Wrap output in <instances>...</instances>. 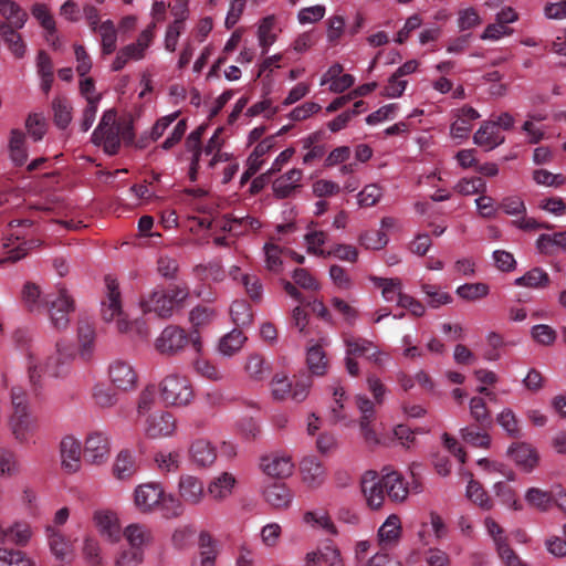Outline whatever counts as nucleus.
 <instances>
[{
  "label": "nucleus",
  "mask_w": 566,
  "mask_h": 566,
  "mask_svg": "<svg viewBox=\"0 0 566 566\" xmlns=\"http://www.w3.org/2000/svg\"><path fill=\"white\" fill-rule=\"evenodd\" d=\"M453 122L450 126V135L453 139H465L472 130V123L480 118V113L471 106H462L452 111Z\"/></svg>",
  "instance_id": "obj_24"
},
{
  "label": "nucleus",
  "mask_w": 566,
  "mask_h": 566,
  "mask_svg": "<svg viewBox=\"0 0 566 566\" xmlns=\"http://www.w3.org/2000/svg\"><path fill=\"white\" fill-rule=\"evenodd\" d=\"M45 536L52 555L61 562H70L74 556V544L61 530L55 526L45 527Z\"/></svg>",
  "instance_id": "obj_20"
},
{
  "label": "nucleus",
  "mask_w": 566,
  "mask_h": 566,
  "mask_svg": "<svg viewBox=\"0 0 566 566\" xmlns=\"http://www.w3.org/2000/svg\"><path fill=\"white\" fill-rule=\"evenodd\" d=\"M9 157L13 165L22 166L28 159V149L25 145V136L18 129L11 130L9 139Z\"/></svg>",
  "instance_id": "obj_43"
},
{
  "label": "nucleus",
  "mask_w": 566,
  "mask_h": 566,
  "mask_svg": "<svg viewBox=\"0 0 566 566\" xmlns=\"http://www.w3.org/2000/svg\"><path fill=\"white\" fill-rule=\"evenodd\" d=\"M134 504L144 514L160 512L166 518L178 517L184 512V504L157 482L139 484L134 490Z\"/></svg>",
  "instance_id": "obj_2"
},
{
  "label": "nucleus",
  "mask_w": 566,
  "mask_h": 566,
  "mask_svg": "<svg viewBox=\"0 0 566 566\" xmlns=\"http://www.w3.org/2000/svg\"><path fill=\"white\" fill-rule=\"evenodd\" d=\"M322 344H314L308 346L306 353V363L311 373L315 376H323L328 366V360L326 358L325 352L322 348V345H328L327 338H321Z\"/></svg>",
  "instance_id": "obj_35"
},
{
  "label": "nucleus",
  "mask_w": 566,
  "mask_h": 566,
  "mask_svg": "<svg viewBox=\"0 0 566 566\" xmlns=\"http://www.w3.org/2000/svg\"><path fill=\"white\" fill-rule=\"evenodd\" d=\"M455 293L464 301L474 302L486 297L490 293V287L482 282L464 283L457 287Z\"/></svg>",
  "instance_id": "obj_50"
},
{
  "label": "nucleus",
  "mask_w": 566,
  "mask_h": 566,
  "mask_svg": "<svg viewBox=\"0 0 566 566\" xmlns=\"http://www.w3.org/2000/svg\"><path fill=\"white\" fill-rule=\"evenodd\" d=\"M96 333L93 323L80 321L77 325L78 354L82 359L90 360L95 350Z\"/></svg>",
  "instance_id": "obj_33"
},
{
  "label": "nucleus",
  "mask_w": 566,
  "mask_h": 566,
  "mask_svg": "<svg viewBox=\"0 0 566 566\" xmlns=\"http://www.w3.org/2000/svg\"><path fill=\"white\" fill-rule=\"evenodd\" d=\"M189 455L197 467L206 468L214 463L217 450L210 441L197 439L190 446Z\"/></svg>",
  "instance_id": "obj_34"
},
{
  "label": "nucleus",
  "mask_w": 566,
  "mask_h": 566,
  "mask_svg": "<svg viewBox=\"0 0 566 566\" xmlns=\"http://www.w3.org/2000/svg\"><path fill=\"white\" fill-rule=\"evenodd\" d=\"M423 294L426 295L427 304L430 307L438 308L441 305L451 303L452 297L449 293L442 291L439 286L431 284H423L421 286Z\"/></svg>",
  "instance_id": "obj_58"
},
{
  "label": "nucleus",
  "mask_w": 566,
  "mask_h": 566,
  "mask_svg": "<svg viewBox=\"0 0 566 566\" xmlns=\"http://www.w3.org/2000/svg\"><path fill=\"white\" fill-rule=\"evenodd\" d=\"M177 497L181 504L199 505L206 496L205 484L201 479L191 474H182L178 481Z\"/></svg>",
  "instance_id": "obj_17"
},
{
  "label": "nucleus",
  "mask_w": 566,
  "mask_h": 566,
  "mask_svg": "<svg viewBox=\"0 0 566 566\" xmlns=\"http://www.w3.org/2000/svg\"><path fill=\"white\" fill-rule=\"evenodd\" d=\"M22 301L30 312H39L43 308L41 291L38 285L27 283L22 290Z\"/></svg>",
  "instance_id": "obj_59"
},
{
  "label": "nucleus",
  "mask_w": 566,
  "mask_h": 566,
  "mask_svg": "<svg viewBox=\"0 0 566 566\" xmlns=\"http://www.w3.org/2000/svg\"><path fill=\"white\" fill-rule=\"evenodd\" d=\"M397 220L392 217H384L380 220L378 230H368L359 235V243L367 250L378 251L384 249L388 242V233L396 229Z\"/></svg>",
  "instance_id": "obj_18"
},
{
  "label": "nucleus",
  "mask_w": 566,
  "mask_h": 566,
  "mask_svg": "<svg viewBox=\"0 0 566 566\" xmlns=\"http://www.w3.org/2000/svg\"><path fill=\"white\" fill-rule=\"evenodd\" d=\"M360 488L368 506L379 509L385 501V486L376 471H367L360 480Z\"/></svg>",
  "instance_id": "obj_22"
},
{
  "label": "nucleus",
  "mask_w": 566,
  "mask_h": 566,
  "mask_svg": "<svg viewBox=\"0 0 566 566\" xmlns=\"http://www.w3.org/2000/svg\"><path fill=\"white\" fill-rule=\"evenodd\" d=\"M93 400L101 408H111L117 403V395L109 387L97 384L93 388Z\"/></svg>",
  "instance_id": "obj_63"
},
{
  "label": "nucleus",
  "mask_w": 566,
  "mask_h": 566,
  "mask_svg": "<svg viewBox=\"0 0 566 566\" xmlns=\"http://www.w3.org/2000/svg\"><path fill=\"white\" fill-rule=\"evenodd\" d=\"M381 481L388 497L396 503L403 502L409 494V489L403 476L390 467L381 470Z\"/></svg>",
  "instance_id": "obj_26"
},
{
  "label": "nucleus",
  "mask_w": 566,
  "mask_h": 566,
  "mask_svg": "<svg viewBox=\"0 0 566 566\" xmlns=\"http://www.w3.org/2000/svg\"><path fill=\"white\" fill-rule=\"evenodd\" d=\"M122 537L127 547L117 552L114 566H139L145 560L146 551L154 544L155 534L150 526L135 522L123 528Z\"/></svg>",
  "instance_id": "obj_3"
},
{
  "label": "nucleus",
  "mask_w": 566,
  "mask_h": 566,
  "mask_svg": "<svg viewBox=\"0 0 566 566\" xmlns=\"http://www.w3.org/2000/svg\"><path fill=\"white\" fill-rule=\"evenodd\" d=\"M104 281L105 300L102 302V317L105 322H115L118 332H128L130 329V325L122 311L118 282L113 275H106Z\"/></svg>",
  "instance_id": "obj_6"
},
{
  "label": "nucleus",
  "mask_w": 566,
  "mask_h": 566,
  "mask_svg": "<svg viewBox=\"0 0 566 566\" xmlns=\"http://www.w3.org/2000/svg\"><path fill=\"white\" fill-rule=\"evenodd\" d=\"M140 307L144 313H155L159 317H170L175 311L167 291L155 290L147 297L140 301Z\"/></svg>",
  "instance_id": "obj_28"
},
{
  "label": "nucleus",
  "mask_w": 566,
  "mask_h": 566,
  "mask_svg": "<svg viewBox=\"0 0 566 566\" xmlns=\"http://www.w3.org/2000/svg\"><path fill=\"white\" fill-rule=\"evenodd\" d=\"M507 454L523 472H532L539 462V454L535 447L527 442L513 443L507 449Z\"/></svg>",
  "instance_id": "obj_25"
},
{
  "label": "nucleus",
  "mask_w": 566,
  "mask_h": 566,
  "mask_svg": "<svg viewBox=\"0 0 566 566\" xmlns=\"http://www.w3.org/2000/svg\"><path fill=\"white\" fill-rule=\"evenodd\" d=\"M302 482L312 490L321 488L326 481V468L314 457L304 458L300 465Z\"/></svg>",
  "instance_id": "obj_27"
},
{
  "label": "nucleus",
  "mask_w": 566,
  "mask_h": 566,
  "mask_svg": "<svg viewBox=\"0 0 566 566\" xmlns=\"http://www.w3.org/2000/svg\"><path fill=\"white\" fill-rule=\"evenodd\" d=\"M176 430V420L168 411H156L144 420V432L149 438L169 437Z\"/></svg>",
  "instance_id": "obj_19"
},
{
  "label": "nucleus",
  "mask_w": 566,
  "mask_h": 566,
  "mask_svg": "<svg viewBox=\"0 0 566 566\" xmlns=\"http://www.w3.org/2000/svg\"><path fill=\"white\" fill-rule=\"evenodd\" d=\"M230 314L237 326H247L252 322V310L245 301H234L230 307Z\"/></svg>",
  "instance_id": "obj_60"
},
{
  "label": "nucleus",
  "mask_w": 566,
  "mask_h": 566,
  "mask_svg": "<svg viewBox=\"0 0 566 566\" xmlns=\"http://www.w3.org/2000/svg\"><path fill=\"white\" fill-rule=\"evenodd\" d=\"M343 339L348 356H365L379 366L384 364V357H387L371 340L355 337L350 334H345Z\"/></svg>",
  "instance_id": "obj_15"
},
{
  "label": "nucleus",
  "mask_w": 566,
  "mask_h": 566,
  "mask_svg": "<svg viewBox=\"0 0 566 566\" xmlns=\"http://www.w3.org/2000/svg\"><path fill=\"white\" fill-rule=\"evenodd\" d=\"M549 282L548 274L541 268H533L514 281L517 286L531 289H545L549 285Z\"/></svg>",
  "instance_id": "obj_45"
},
{
  "label": "nucleus",
  "mask_w": 566,
  "mask_h": 566,
  "mask_svg": "<svg viewBox=\"0 0 566 566\" xmlns=\"http://www.w3.org/2000/svg\"><path fill=\"white\" fill-rule=\"evenodd\" d=\"M369 281L381 290V295L386 302H397L402 292V282L398 277H379L370 275Z\"/></svg>",
  "instance_id": "obj_42"
},
{
  "label": "nucleus",
  "mask_w": 566,
  "mask_h": 566,
  "mask_svg": "<svg viewBox=\"0 0 566 566\" xmlns=\"http://www.w3.org/2000/svg\"><path fill=\"white\" fill-rule=\"evenodd\" d=\"M217 313L210 306L199 305L191 310L189 321L195 328H200L209 325L216 318Z\"/></svg>",
  "instance_id": "obj_62"
},
{
  "label": "nucleus",
  "mask_w": 566,
  "mask_h": 566,
  "mask_svg": "<svg viewBox=\"0 0 566 566\" xmlns=\"http://www.w3.org/2000/svg\"><path fill=\"white\" fill-rule=\"evenodd\" d=\"M82 443L74 436H64L59 444L61 467L69 474L76 473L82 467Z\"/></svg>",
  "instance_id": "obj_12"
},
{
  "label": "nucleus",
  "mask_w": 566,
  "mask_h": 566,
  "mask_svg": "<svg viewBox=\"0 0 566 566\" xmlns=\"http://www.w3.org/2000/svg\"><path fill=\"white\" fill-rule=\"evenodd\" d=\"M283 249L272 242H266L263 247L265 269L272 273H280L283 270L282 261Z\"/></svg>",
  "instance_id": "obj_52"
},
{
  "label": "nucleus",
  "mask_w": 566,
  "mask_h": 566,
  "mask_svg": "<svg viewBox=\"0 0 566 566\" xmlns=\"http://www.w3.org/2000/svg\"><path fill=\"white\" fill-rule=\"evenodd\" d=\"M504 140L505 137L491 120L483 122L473 135V143L488 151L502 145Z\"/></svg>",
  "instance_id": "obj_32"
},
{
  "label": "nucleus",
  "mask_w": 566,
  "mask_h": 566,
  "mask_svg": "<svg viewBox=\"0 0 566 566\" xmlns=\"http://www.w3.org/2000/svg\"><path fill=\"white\" fill-rule=\"evenodd\" d=\"M111 453L109 437L101 431L91 432L83 447V454L85 460L95 465L105 463Z\"/></svg>",
  "instance_id": "obj_11"
},
{
  "label": "nucleus",
  "mask_w": 566,
  "mask_h": 566,
  "mask_svg": "<svg viewBox=\"0 0 566 566\" xmlns=\"http://www.w3.org/2000/svg\"><path fill=\"white\" fill-rule=\"evenodd\" d=\"M49 304V319L51 326L56 331H63L69 327L70 313L74 311V301L69 291L60 286L55 296L50 295L46 300Z\"/></svg>",
  "instance_id": "obj_9"
},
{
  "label": "nucleus",
  "mask_w": 566,
  "mask_h": 566,
  "mask_svg": "<svg viewBox=\"0 0 566 566\" xmlns=\"http://www.w3.org/2000/svg\"><path fill=\"white\" fill-rule=\"evenodd\" d=\"M111 382L122 391L135 389L137 386V373L134 367L125 360H115L108 367Z\"/></svg>",
  "instance_id": "obj_21"
},
{
  "label": "nucleus",
  "mask_w": 566,
  "mask_h": 566,
  "mask_svg": "<svg viewBox=\"0 0 566 566\" xmlns=\"http://www.w3.org/2000/svg\"><path fill=\"white\" fill-rule=\"evenodd\" d=\"M92 142L95 145H103L104 151L115 155L119 148V126L116 124V112L107 109L92 134Z\"/></svg>",
  "instance_id": "obj_7"
},
{
  "label": "nucleus",
  "mask_w": 566,
  "mask_h": 566,
  "mask_svg": "<svg viewBox=\"0 0 566 566\" xmlns=\"http://www.w3.org/2000/svg\"><path fill=\"white\" fill-rule=\"evenodd\" d=\"M73 356L72 347L64 340L56 342L55 350L50 356H44L39 348L30 347L27 353V370L31 384H41L45 376L62 377L67 373Z\"/></svg>",
  "instance_id": "obj_1"
},
{
  "label": "nucleus",
  "mask_w": 566,
  "mask_h": 566,
  "mask_svg": "<svg viewBox=\"0 0 566 566\" xmlns=\"http://www.w3.org/2000/svg\"><path fill=\"white\" fill-rule=\"evenodd\" d=\"M93 523L98 534L111 544L122 539L123 528L118 514L109 509H98L93 513Z\"/></svg>",
  "instance_id": "obj_10"
},
{
  "label": "nucleus",
  "mask_w": 566,
  "mask_h": 566,
  "mask_svg": "<svg viewBox=\"0 0 566 566\" xmlns=\"http://www.w3.org/2000/svg\"><path fill=\"white\" fill-rule=\"evenodd\" d=\"M536 249L545 255H553L557 251L566 252V230L552 234H541L536 240Z\"/></svg>",
  "instance_id": "obj_39"
},
{
  "label": "nucleus",
  "mask_w": 566,
  "mask_h": 566,
  "mask_svg": "<svg viewBox=\"0 0 566 566\" xmlns=\"http://www.w3.org/2000/svg\"><path fill=\"white\" fill-rule=\"evenodd\" d=\"M112 470L117 480H129L137 472V464L133 452L122 450L116 455Z\"/></svg>",
  "instance_id": "obj_37"
},
{
  "label": "nucleus",
  "mask_w": 566,
  "mask_h": 566,
  "mask_svg": "<svg viewBox=\"0 0 566 566\" xmlns=\"http://www.w3.org/2000/svg\"><path fill=\"white\" fill-rule=\"evenodd\" d=\"M243 369L247 376L255 381L264 380L270 374V365L258 353H251L247 356Z\"/></svg>",
  "instance_id": "obj_41"
},
{
  "label": "nucleus",
  "mask_w": 566,
  "mask_h": 566,
  "mask_svg": "<svg viewBox=\"0 0 566 566\" xmlns=\"http://www.w3.org/2000/svg\"><path fill=\"white\" fill-rule=\"evenodd\" d=\"M54 123L60 128H66L72 120V107L66 98L55 97L52 102Z\"/></svg>",
  "instance_id": "obj_55"
},
{
  "label": "nucleus",
  "mask_w": 566,
  "mask_h": 566,
  "mask_svg": "<svg viewBox=\"0 0 566 566\" xmlns=\"http://www.w3.org/2000/svg\"><path fill=\"white\" fill-rule=\"evenodd\" d=\"M97 31L101 35L102 53L104 55L113 53L117 43V31L114 23L111 20H106L99 24Z\"/></svg>",
  "instance_id": "obj_48"
},
{
  "label": "nucleus",
  "mask_w": 566,
  "mask_h": 566,
  "mask_svg": "<svg viewBox=\"0 0 566 566\" xmlns=\"http://www.w3.org/2000/svg\"><path fill=\"white\" fill-rule=\"evenodd\" d=\"M8 543L25 546L32 537V528L27 522H15L7 526Z\"/></svg>",
  "instance_id": "obj_53"
},
{
  "label": "nucleus",
  "mask_w": 566,
  "mask_h": 566,
  "mask_svg": "<svg viewBox=\"0 0 566 566\" xmlns=\"http://www.w3.org/2000/svg\"><path fill=\"white\" fill-rule=\"evenodd\" d=\"M9 428L19 443H29L38 431V419L32 412L11 415Z\"/></svg>",
  "instance_id": "obj_23"
},
{
  "label": "nucleus",
  "mask_w": 566,
  "mask_h": 566,
  "mask_svg": "<svg viewBox=\"0 0 566 566\" xmlns=\"http://www.w3.org/2000/svg\"><path fill=\"white\" fill-rule=\"evenodd\" d=\"M187 343L186 332L178 326L169 325L157 337L155 347L160 354L170 356L181 352Z\"/></svg>",
  "instance_id": "obj_16"
},
{
  "label": "nucleus",
  "mask_w": 566,
  "mask_h": 566,
  "mask_svg": "<svg viewBox=\"0 0 566 566\" xmlns=\"http://www.w3.org/2000/svg\"><path fill=\"white\" fill-rule=\"evenodd\" d=\"M303 522L313 528H321L331 535L337 533L335 524L325 510L306 511L303 514Z\"/></svg>",
  "instance_id": "obj_44"
},
{
  "label": "nucleus",
  "mask_w": 566,
  "mask_h": 566,
  "mask_svg": "<svg viewBox=\"0 0 566 566\" xmlns=\"http://www.w3.org/2000/svg\"><path fill=\"white\" fill-rule=\"evenodd\" d=\"M265 501L275 509H286L293 501L292 491L281 483H272L263 491Z\"/></svg>",
  "instance_id": "obj_36"
},
{
  "label": "nucleus",
  "mask_w": 566,
  "mask_h": 566,
  "mask_svg": "<svg viewBox=\"0 0 566 566\" xmlns=\"http://www.w3.org/2000/svg\"><path fill=\"white\" fill-rule=\"evenodd\" d=\"M402 527L398 515L391 514L380 525L377 538L382 549H388L397 545L401 537Z\"/></svg>",
  "instance_id": "obj_31"
},
{
  "label": "nucleus",
  "mask_w": 566,
  "mask_h": 566,
  "mask_svg": "<svg viewBox=\"0 0 566 566\" xmlns=\"http://www.w3.org/2000/svg\"><path fill=\"white\" fill-rule=\"evenodd\" d=\"M235 485V476L230 472H222L210 480L207 493L212 500L223 502L233 494Z\"/></svg>",
  "instance_id": "obj_30"
},
{
  "label": "nucleus",
  "mask_w": 566,
  "mask_h": 566,
  "mask_svg": "<svg viewBox=\"0 0 566 566\" xmlns=\"http://www.w3.org/2000/svg\"><path fill=\"white\" fill-rule=\"evenodd\" d=\"M155 38V23H150L142 31L137 41L122 48L112 64L113 71H119L129 61H139L145 57L146 50L151 45Z\"/></svg>",
  "instance_id": "obj_8"
},
{
  "label": "nucleus",
  "mask_w": 566,
  "mask_h": 566,
  "mask_svg": "<svg viewBox=\"0 0 566 566\" xmlns=\"http://www.w3.org/2000/svg\"><path fill=\"white\" fill-rule=\"evenodd\" d=\"M497 423L512 438L521 436L517 418L512 409L505 408L497 415Z\"/></svg>",
  "instance_id": "obj_64"
},
{
  "label": "nucleus",
  "mask_w": 566,
  "mask_h": 566,
  "mask_svg": "<svg viewBox=\"0 0 566 566\" xmlns=\"http://www.w3.org/2000/svg\"><path fill=\"white\" fill-rule=\"evenodd\" d=\"M247 339L242 331L233 328L220 338L218 350L224 357H232L242 349Z\"/></svg>",
  "instance_id": "obj_40"
},
{
  "label": "nucleus",
  "mask_w": 566,
  "mask_h": 566,
  "mask_svg": "<svg viewBox=\"0 0 566 566\" xmlns=\"http://www.w3.org/2000/svg\"><path fill=\"white\" fill-rule=\"evenodd\" d=\"M303 171L298 168H292L283 175L275 178L272 182V191L277 199L291 197L302 186Z\"/></svg>",
  "instance_id": "obj_29"
},
{
  "label": "nucleus",
  "mask_w": 566,
  "mask_h": 566,
  "mask_svg": "<svg viewBox=\"0 0 566 566\" xmlns=\"http://www.w3.org/2000/svg\"><path fill=\"white\" fill-rule=\"evenodd\" d=\"M467 497L474 504L479 505L482 510L489 511L493 506L492 500L482 485L475 480H470L468 482Z\"/></svg>",
  "instance_id": "obj_54"
},
{
  "label": "nucleus",
  "mask_w": 566,
  "mask_h": 566,
  "mask_svg": "<svg viewBox=\"0 0 566 566\" xmlns=\"http://www.w3.org/2000/svg\"><path fill=\"white\" fill-rule=\"evenodd\" d=\"M0 36L15 59H23L27 43L18 32L28 21V13L11 0H0Z\"/></svg>",
  "instance_id": "obj_4"
},
{
  "label": "nucleus",
  "mask_w": 566,
  "mask_h": 566,
  "mask_svg": "<svg viewBox=\"0 0 566 566\" xmlns=\"http://www.w3.org/2000/svg\"><path fill=\"white\" fill-rule=\"evenodd\" d=\"M157 403V390L154 385L145 387L138 397L137 401V416L138 418H147L151 415V410Z\"/></svg>",
  "instance_id": "obj_51"
},
{
  "label": "nucleus",
  "mask_w": 566,
  "mask_h": 566,
  "mask_svg": "<svg viewBox=\"0 0 566 566\" xmlns=\"http://www.w3.org/2000/svg\"><path fill=\"white\" fill-rule=\"evenodd\" d=\"M304 240L306 243L307 253L316 256L327 258V250L323 248L327 240L326 232L308 228L306 234L304 235Z\"/></svg>",
  "instance_id": "obj_47"
},
{
  "label": "nucleus",
  "mask_w": 566,
  "mask_h": 566,
  "mask_svg": "<svg viewBox=\"0 0 566 566\" xmlns=\"http://www.w3.org/2000/svg\"><path fill=\"white\" fill-rule=\"evenodd\" d=\"M356 406L360 412L359 428L365 442L368 446H376L380 442L375 422V407L374 403L365 396L358 395L356 397Z\"/></svg>",
  "instance_id": "obj_14"
},
{
  "label": "nucleus",
  "mask_w": 566,
  "mask_h": 566,
  "mask_svg": "<svg viewBox=\"0 0 566 566\" xmlns=\"http://www.w3.org/2000/svg\"><path fill=\"white\" fill-rule=\"evenodd\" d=\"M275 18L274 15H268L263 18L258 27V41L262 48L263 53H266L269 48L276 41V34L274 32Z\"/></svg>",
  "instance_id": "obj_46"
},
{
  "label": "nucleus",
  "mask_w": 566,
  "mask_h": 566,
  "mask_svg": "<svg viewBox=\"0 0 566 566\" xmlns=\"http://www.w3.org/2000/svg\"><path fill=\"white\" fill-rule=\"evenodd\" d=\"M260 468L269 476L285 479L293 474L294 462L289 453L274 451L261 458Z\"/></svg>",
  "instance_id": "obj_13"
},
{
  "label": "nucleus",
  "mask_w": 566,
  "mask_h": 566,
  "mask_svg": "<svg viewBox=\"0 0 566 566\" xmlns=\"http://www.w3.org/2000/svg\"><path fill=\"white\" fill-rule=\"evenodd\" d=\"M525 500L531 506L542 512L548 511L552 506L551 492L538 488H530L525 493Z\"/></svg>",
  "instance_id": "obj_57"
},
{
  "label": "nucleus",
  "mask_w": 566,
  "mask_h": 566,
  "mask_svg": "<svg viewBox=\"0 0 566 566\" xmlns=\"http://www.w3.org/2000/svg\"><path fill=\"white\" fill-rule=\"evenodd\" d=\"M0 566H35V563L21 551L0 548Z\"/></svg>",
  "instance_id": "obj_56"
},
{
  "label": "nucleus",
  "mask_w": 566,
  "mask_h": 566,
  "mask_svg": "<svg viewBox=\"0 0 566 566\" xmlns=\"http://www.w3.org/2000/svg\"><path fill=\"white\" fill-rule=\"evenodd\" d=\"M331 417L334 422H343L346 426L354 422L348 413L345 390L339 385L334 387L333 401L331 403Z\"/></svg>",
  "instance_id": "obj_38"
},
{
  "label": "nucleus",
  "mask_w": 566,
  "mask_h": 566,
  "mask_svg": "<svg viewBox=\"0 0 566 566\" xmlns=\"http://www.w3.org/2000/svg\"><path fill=\"white\" fill-rule=\"evenodd\" d=\"M161 400L169 406L184 407L193 399V388L185 375L171 373L159 382Z\"/></svg>",
  "instance_id": "obj_5"
},
{
  "label": "nucleus",
  "mask_w": 566,
  "mask_h": 566,
  "mask_svg": "<svg viewBox=\"0 0 566 566\" xmlns=\"http://www.w3.org/2000/svg\"><path fill=\"white\" fill-rule=\"evenodd\" d=\"M195 371L211 381H221L224 378V374L211 361L205 358H197L193 361Z\"/></svg>",
  "instance_id": "obj_61"
},
{
  "label": "nucleus",
  "mask_w": 566,
  "mask_h": 566,
  "mask_svg": "<svg viewBox=\"0 0 566 566\" xmlns=\"http://www.w3.org/2000/svg\"><path fill=\"white\" fill-rule=\"evenodd\" d=\"M157 468L163 473H175L181 464L180 451H160L155 455Z\"/></svg>",
  "instance_id": "obj_49"
}]
</instances>
